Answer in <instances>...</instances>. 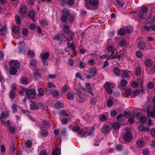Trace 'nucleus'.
Here are the masks:
<instances>
[{"instance_id": "nucleus-53", "label": "nucleus", "mask_w": 155, "mask_h": 155, "mask_svg": "<svg viewBox=\"0 0 155 155\" xmlns=\"http://www.w3.org/2000/svg\"><path fill=\"white\" fill-rule=\"evenodd\" d=\"M131 113L130 111H126L124 112V117L126 118H128L130 116Z\"/></svg>"}, {"instance_id": "nucleus-39", "label": "nucleus", "mask_w": 155, "mask_h": 155, "mask_svg": "<svg viewBox=\"0 0 155 155\" xmlns=\"http://www.w3.org/2000/svg\"><path fill=\"white\" fill-rule=\"evenodd\" d=\"M52 94L54 97H58L60 94V92L59 91L55 90L52 92Z\"/></svg>"}, {"instance_id": "nucleus-54", "label": "nucleus", "mask_w": 155, "mask_h": 155, "mask_svg": "<svg viewBox=\"0 0 155 155\" xmlns=\"http://www.w3.org/2000/svg\"><path fill=\"white\" fill-rule=\"evenodd\" d=\"M28 33V29L26 28H24L22 31V34L25 36H26Z\"/></svg>"}, {"instance_id": "nucleus-32", "label": "nucleus", "mask_w": 155, "mask_h": 155, "mask_svg": "<svg viewBox=\"0 0 155 155\" xmlns=\"http://www.w3.org/2000/svg\"><path fill=\"white\" fill-rule=\"evenodd\" d=\"M45 91L46 94L48 95L51 94V93H52L53 91L52 88L48 87V88L45 89Z\"/></svg>"}, {"instance_id": "nucleus-49", "label": "nucleus", "mask_w": 155, "mask_h": 155, "mask_svg": "<svg viewBox=\"0 0 155 155\" xmlns=\"http://www.w3.org/2000/svg\"><path fill=\"white\" fill-rule=\"evenodd\" d=\"M60 152L58 149H55L52 152V155H60Z\"/></svg>"}, {"instance_id": "nucleus-48", "label": "nucleus", "mask_w": 155, "mask_h": 155, "mask_svg": "<svg viewBox=\"0 0 155 155\" xmlns=\"http://www.w3.org/2000/svg\"><path fill=\"white\" fill-rule=\"evenodd\" d=\"M85 131L86 132L87 135L89 136L92 134V130L91 128H88L85 130Z\"/></svg>"}, {"instance_id": "nucleus-23", "label": "nucleus", "mask_w": 155, "mask_h": 155, "mask_svg": "<svg viewBox=\"0 0 155 155\" xmlns=\"http://www.w3.org/2000/svg\"><path fill=\"white\" fill-rule=\"evenodd\" d=\"M27 7L24 5L21 7L20 8V15L21 14H24L27 12Z\"/></svg>"}, {"instance_id": "nucleus-19", "label": "nucleus", "mask_w": 155, "mask_h": 155, "mask_svg": "<svg viewBox=\"0 0 155 155\" xmlns=\"http://www.w3.org/2000/svg\"><path fill=\"white\" fill-rule=\"evenodd\" d=\"M0 34L2 36L5 35L7 33V29L6 26H3L0 28Z\"/></svg>"}, {"instance_id": "nucleus-58", "label": "nucleus", "mask_w": 155, "mask_h": 155, "mask_svg": "<svg viewBox=\"0 0 155 155\" xmlns=\"http://www.w3.org/2000/svg\"><path fill=\"white\" fill-rule=\"evenodd\" d=\"M111 87V84L108 82H106L105 83L104 86V87L106 89H107V88H110V87Z\"/></svg>"}, {"instance_id": "nucleus-36", "label": "nucleus", "mask_w": 155, "mask_h": 155, "mask_svg": "<svg viewBox=\"0 0 155 155\" xmlns=\"http://www.w3.org/2000/svg\"><path fill=\"white\" fill-rule=\"evenodd\" d=\"M25 143L27 147L29 149L32 147V143L30 140H28L27 141L25 142Z\"/></svg>"}, {"instance_id": "nucleus-12", "label": "nucleus", "mask_w": 155, "mask_h": 155, "mask_svg": "<svg viewBox=\"0 0 155 155\" xmlns=\"http://www.w3.org/2000/svg\"><path fill=\"white\" fill-rule=\"evenodd\" d=\"M122 70H120L118 68L114 67L113 69L114 73L117 76H120V74H121Z\"/></svg>"}, {"instance_id": "nucleus-4", "label": "nucleus", "mask_w": 155, "mask_h": 155, "mask_svg": "<svg viewBox=\"0 0 155 155\" xmlns=\"http://www.w3.org/2000/svg\"><path fill=\"white\" fill-rule=\"evenodd\" d=\"M10 66L16 68L18 69L20 67V63L17 60H12L10 61L9 63Z\"/></svg>"}, {"instance_id": "nucleus-18", "label": "nucleus", "mask_w": 155, "mask_h": 155, "mask_svg": "<svg viewBox=\"0 0 155 155\" xmlns=\"http://www.w3.org/2000/svg\"><path fill=\"white\" fill-rule=\"evenodd\" d=\"M68 35L67 36V40L68 41L70 42L73 40L74 37V33L72 31L70 32L69 33H67Z\"/></svg>"}, {"instance_id": "nucleus-47", "label": "nucleus", "mask_w": 155, "mask_h": 155, "mask_svg": "<svg viewBox=\"0 0 155 155\" xmlns=\"http://www.w3.org/2000/svg\"><path fill=\"white\" fill-rule=\"evenodd\" d=\"M28 80L27 78L26 77H24L22 78L21 80V82L23 84H25L28 83Z\"/></svg>"}, {"instance_id": "nucleus-10", "label": "nucleus", "mask_w": 155, "mask_h": 155, "mask_svg": "<svg viewBox=\"0 0 155 155\" xmlns=\"http://www.w3.org/2000/svg\"><path fill=\"white\" fill-rule=\"evenodd\" d=\"M30 102L31 104L30 105V108L31 110H36L39 109V107L35 102L32 101H31Z\"/></svg>"}, {"instance_id": "nucleus-56", "label": "nucleus", "mask_w": 155, "mask_h": 155, "mask_svg": "<svg viewBox=\"0 0 155 155\" xmlns=\"http://www.w3.org/2000/svg\"><path fill=\"white\" fill-rule=\"evenodd\" d=\"M12 109L14 112H16L17 111V104H13L12 107Z\"/></svg>"}, {"instance_id": "nucleus-34", "label": "nucleus", "mask_w": 155, "mask_h": 155, "mask_svg": "<svg viewBox=\"0 0 155 155\" xmlns=\"http://www.w3.org/2000/svg\"><path fill=\"white\" fill-rule=\"evenodd\" d=\"M15 20L16 23L19 25H20L21 23V20L20 17L18 15H16L15 16Z\"/></svg>"}, {"instance_id": "nucleus-5", "label": "nucleus", "mask_w": 155, "mask_h": 155, "mask_svg": "<svg viewBox=\"0 0 155 155\" xmlns=\"http://www.w3.org/2000/svg\"><path fill=\"white\" fill-rule=\"evenodd\" d=\"M123 136L124 139L127 142L130 141L132 139V135L129 132H125Z\"/></svg>"}, {"instance_id": "nucleus-13", "label": "nucleus", "mask_w": 155, "mask_h": 155, "mask_svg": "<svg viewBox=\"0 0 155 155\" xmlns=\"http://www.w3.org/2000/svg\"><path fill=\"white\" fill-rule=\"evenodd\" d=\"M137 144L139 148H142L144 146V142L142 139H139L137 141Z\"/></svg>"}, {"instance_id": "nucleus-52", "label": "nucleus", "mask_w": 155, "mask_h": 155, "mask_svg": "<svg viewBox=\"0 0 155 155\" xmlns=\"http://www.w3.org/2000/svg\"><path fill=\"white\" fill-rule=\"evenodd\" d=\"M114 48L113 46L112 45H109L107 48V51L109 52H112L113 51Z\"/></svg>"}, {"instance_id": "nucleus-38", "label": "nucleus", "mask_w": 155, "mask_h": 155, "mask_svg": "<svg viewBox=\"0 0 155 155\" xmlns=\"http://www.w3.org/2000/svg\"><path fill=\"white\" fill-rule=\"evenodd\" d=\"M141 68L140 66H137L135 71V74L137 76H139L140 74Z\"/></svg>"}, {"instance_id": "nucleus-22", "label": "nucleus", "mask_w": 155, "mask_h": 155, "mask_svg": "<svg viewBox=\"0 0 155 155\" xmlns=\"http://www.w3.org/2000/svg\"><path fill=\"white\" fill-rule=\"evenodd\" d=\"M78 135L81 137H84L87 135L85 130L81 129L78 133Z\"/></svg>"}, {"instance_id": "nucleus-31", "label": "nucleus", "mask_w": 155, "mask_h": 155, "mask_svg": "<svg viewBox=\"0 0 155 155\" xmlns=\"http://www.w3.org/2000/svg\"><path fill=\"white\" fill-rule=\"evenodd\" d=\"M127 83L128 82L127 80L122 79L120 81V85L122 87H125L127 86Z\"/></svg>"}, {"instance_id": "nucleus-9", "label": "nucleus", "mask_w": 155, "mask_h": 155, "mask_svg": "<svg viewBox=\"0 0 155 155\" xmlns=\"http://www.w3.org/2000/svg\"><path fill=\"white\" fill-rule=\"evenodd\" d=\"M98 72V70L95 68H92L89 69L88 71V73L90 74L92 77H94Z\"/></svg>"}, {"instance_id": "nucleus-35", "label": "nucleus", "mask_w": 155, "mask_h": 155, "mask_svg": "<svg viewBox=\"0 0 155 155\" xmlns=\"http://www.w3.org/2000/svg\"><path fill=\"white\" fill-rule=\"evenodd\" d=\"M28 16L31 18H34L35 17V13L33 11H31L28 13Z\"/></svg>"}, {"instance_id": "nucleus-24", "label": "nucleus", "mask_w": 155, "mask_h": 155, "mask_svg": "<svg viewBox=\"0 0 155 155\" xmlns=\"http://www.w3.org/2000/svg\"><path fill=\"white\" fill-rule=\"evenodd\" d=\"M66 96L68 99L72 100L74 98V94L73 92H68L67 93Z\"/></svg>"}, {"instance_id": "nucleus-55", "label": "nucleus", "mask_w": 155, "mask_h": 155, "mask_svg": "<svg viewBox=\"0 0 155 155\" xmlns=\"http://www.w3.org/2000/svg\"><path fill=\"white\" fill-rule=\"evenodd\" d=\"M138 129L140 131H141L144 130L145 129V128L143 124H141L138 127Z\"/></svg>"}, {"instance_id": "nucleus-29", "label": "nucleus", "mask_w": 155, "mask_h": 155, "mask_svg": "<svg viewBox=\"0 0 155 155\" xmlns=\"http://www.w3.org/2000/svg\"><path fill=\"white\" fill-rule=\"evenodd\" d=\"M41 77V74L38 71H36L34 73V77L35 79L38 80V78Z\"/></svg>"}, {"instance_id": "nucleus-15", "label": "nucleus", "mask_w": 155, "mask_h": 155, "mask_svg": "<svg viewBox=\"0 0 155 155\" xmlns=\"http://www.w3.org/2000/svg\"><path fill=\"white\" fill-rule=\"evenodd\" d=\"M120 55H117L116 54H114V51H113L111 54L110 55H109L107 58V60H110L118 58H119L120 57Z\"/></svg>"}, {"instance_id": "nucleus-14", "label": "nucleus", "mask_w": 155, "mask_h": 155, "mask_svg": "<svg viewBox=\"0 0 155 155\" xmlns=\"http://www.w3.org/2000/svg\"><path fill=\"white\" fill-rule=\"evenodd\" d=\"M50 55V53L48 52L45 53H41L40 54L41 58L42 60H47Z\"/></svg>"}, {"instance_id": "nucleus-26", "label": "nucleus", "mask_w": 155, "mask_h": 155, "mask_svg": "<svg viewBox=\"0 0 155 155\" xmlns=\"http://www.w3.org/2000/svg\"><path fill=\"white\" fill-rule=\"evenodd\" d=\"M62 15L68 17L70 13L69 11L67 9H64L62 11Z\"/></svg>"}, {"instance_id": "nucleus-3", "label": "nucleus", "mask_w": 155, "mask_h": 155, "mask_svg": "<svg viewBox=\"0 0 155 155\" xmlns=\"http://www.w3.org/2000/svg\"><path fill=\"white\" fill-rule=\"evenodd\" d=\"M26 94L29 98L34 99L36 97V91L33 89H31L28 90H25Z\"/></svg>"}, {"instance_id": "nucleus-21", "label": "nucleus", "mask_w": 155, "mask_h": 155, "mask_svg": "<svg viewBox=\"0 0 155 155\" xmlns=\"http://www.w3.org/2000/svg\"><path fill=\"white\" fill-rule=\"evenodd\" d=\"M69 41H68L67 42V45L68 48H70L72 50H74L76 48V45L73 43H71L69 42Z\"/></svg>"}, {"instance_id": "nucleus-46", "label": "nucleus", "mask_w": 155, "mask_h": 155, "mask_svg": "<svg viewBox=\"0 0 155 155\" xmlns=\"http://www.w3.org/2000/svg\"><path fill=\"white\" fill-rule=\"evenodd\" d=\"M28 55L31 57H34L35 56V53L34 51L32 50H29L28 52Z\"/></svg>"}, {"instance_id": "nucleus-57", "label": "nucleus", "mask_w": 155, "mask_h": 155, "mask_svg": "<svg viewBox=\"0 0 155 155\" xmlns=\"http://www.w3.org/2000/svg\"><path fill=\"white\" fill-rule=\"evenodd\" d=\"M12 31L15 34L18 33L19 31V28L17 26H14L12 28Z\"/></svg>"}, {"instance_id": "nucleus-44", "label": "nucleus", "mask_w": 155, "mask_h": 155, "mask_svg": "<svg viewBox=\"0 0 155 155\" xmlns=\"http://www.w3.org/2000/svg\"><path fill=\"white\" fill-rule=\"evenodd\" d=\"M61 122L63 124H68L69 120V119L63 117L61 120Z\"/></svg>"}, {"instance_id": "nucleus-20", "label": "nucleus", "mask_w": 155, "mask_h": 155, "mask_svg": "<svg viewBox=\"0 0 155 155\" xmlns=\"http://www.w3.org/2000/svg\"><path fill=\"white\" fill-rule=\"evenodd\" d=\"M147 23H152L155 22V16L149 17L146 20Z\"/></svg>"}, {"instance_id": "nucleus-63", "label": "nucleus", "mask_w": 155, "mask_h": 155, "mask_svg": "<svg viewBox=\"0 0 155 155\" xmlns=\"http://www.w3.org/2000/svg\"><path fill=\"white\" fill-rule=\"evenodd\" d=\"M150 133L152 136L155 137V128H153L151 129Z\"/></svg>"}, {"instance_id": "nucleus-62", "label": "nucleus", "mask_w": 155, "mask_h": 155, "mask_svg": "<svg viewBox=\"0 0 155 155\" xmlns=\"http://www.w3.org/2000/svg\"><path fill=\"white\" fill-rule=\"evenodd\" d=\"M119 6L120 7H123L124 5V3L122 1H120L119 0H115Z\"/></svg>"}, {"instance_id": "nucleus-28", "label": "nucleus", "mask_w": 155, "mask_h": 155, "mask_svg": "<svg viewBox=\"0 0 155 155\" xmlns=\"http://www.w3.org/2000/svg\"><path fill=\"white\" fill-rule=\"evenodd\" d=\"M64 31L66 34H67L71 32L70 30V27L68 25H64L63 28Z\"/></svg>"}, {"instance_id": "nucleus-41", "label": "nucleus", "mask_w": 155, "mask_h": 155, "mask_svg": "<svg viewBox=\"0 0 155 155\" xmlns=\"http://www.w3.org/2000/svg\"><path fill=\"white\" fill-rule=\"evenodd\" d=\"M119 44L120 46H124L127 44V41L124 39H121L119 41Z\"/></svg>"}, {"instance_id": "nucleus-40", "label": "nucleus", "mask_w": 155, "mask_h": 155, "mask_svg": "<svg viewBox=\"0 0 155 155\" xmlns=\"http://www.w3.org/2000/svg\"><path fill=\"white\" fill-rule=\"evenodd\" d=\"M16 96V94L14 91H11L9 93V96L12 99L14 98Z\"/></svg>"}, {"instance_id": "nucleus-51", "label": "nucleus", "mask_w": 155, "mask_h": 155, "mask_svg": "<svg viewBox=\"0 0 155 155\" xmlns=\"http://www.w3.org/2000/svg\"><path fill=\"white\" fill-rule=\"evenodd\" d=\"M121 126L120 124L119 123H116L113 125V128L115 129H119Z\"/></svg>"}, {"instance_id": "nucleus-11", "label": "nucleus", "mask_w": 155, "mask_h": 155, "mask_svg": "<svg viewBox=\"0 0 155 155\" xmlns=\"http://www.w3.org/2000/svg\"><path fill=\"white\" fill-rule=\"evenodd\" d=\"M65 37V35L64 34H60L59 35H56L55 36L54 38V40H57L59 41H62Z\"/></svg>"}, {"instance_id": "nucleus-6", "label": "nucleus", "mask_w": 155, "mask_h": 155, "mask_svg": "<svg viewBox=\"0 0 155 155\" xmlns=\"http://www.w3.org/2000/svg\"><path fill=\"white\" fill-rule=\"evenodd\" d=\"M121 72H122L121 77L122 78L124 77L126 78H130L132 74V73L129 71L123 70L121 71Z\"/></svg>"}, {"instance_id": "nucleus-8", "label": "nucleus", "mask_w": 155, "mask_h": 155, "mask_svg": "<svg viewBox=\"0 0 155 155\" xmlns=\"http://www.w3.org/2000/svg\"><path fill=\"white\" fill-rule=\"evenodd\" d=\"M25 45L24 41H22L19 42L18 52L19 54H22L25 52V51L24 49Z\"/></svg>"}, {"instance_id": "nucleus-60", "label": "nucleus", "mask_w": 155, "mask_h": 155, "mask_svg": "<svg viewBox=\"0 0 155 155\" xmlns=\"http://www.w3.org/2000/svg\"><path fill=\"white\" fill-rule=\"evenodd\" d=\"M55 107L58 108H61L62 107L63 104L62 103L60 102H58L55 105Z\"/></svg>"}, {"instance_id": "nucleus-61", "label": "nucleus", "mask_w": 155, "mask_h": 155, "mask_svg": "<svg viewBox=\"0 0 155 155\" xmlns=\"http://www.w3.org/2000/svg\"><path fill=\"white\" fill-rule=\"evenodd\" d=\"M113 102L112 99H109L107 101V106L109 107H110L113 106Z\"/></svg>"}, {"instance_id": "nucleus-25", "label": "nucleus", "mask_w": 155, "mask_h": 155, "mask_svg": "<svg viewBox=\"0 0 155 155\" xmlns=\"http://www.w3.org/2000/svg\"><path fill=\"white\" fill-rule=\"evenodd\" d=\"M147 116L148 117H150L153 118H155V112L153 111H150L147 110Z\"/></svg>"}, {"instance_id": "nucleus-64", "label": "nucleus", "mask_w": 155, "mask_h": 155, "mask_svg": "<svg viewBox=\"0 0 155 155\" xmlns=\"http://www.w3.org/2000/svg\"><path fill=\"white\" fill-rule=\"evenodd\" d=\"M132 93V90L130 89H128L125 91V94L127 96H129Z\"/></svg>"}, {"instance_id": "nucleus-37", "label": "nucleus", "mask_w": 155, "mask_h": 155, "mask_svg": "<svg viewBox=\"0 0 155 155\" xmlns=\"http://www.w3.org/2000/svg\"><path fill=\"white\" fill-rule=\"evenodd\" d=\"M46 19H44L40 21L41 25L43 26H47L48 25V23Z\"/></svg>"}, {"instance_id": "nucleus-7", "label": "nucleus", "mask_w": 155, "mask_h": 155, "mask_svg": "<svg viewBox=\"0 0 155 155\" xmlns=\"http://www.w3.org/2000/svg\"><path fill=\"white\" fill-rule=\"evenodd\" d=\"M9 116V114L8 112L3 111L2 112L0 117V120L2 123H5L4 120L8 117Z\"/></svg>"}, {"instance_id": "nucleus-45", "label": "nucleus", "mask_w": 155, "mask_h": 155, "mask_svg": "<svg viewBox=\"0 0 155 155\" xmlns=\"http://www.w3.org/2000/svg\"><path fill=\"white\" fill-rule=\"evenodd\" d=\"M153 64L152 61L150 59H148L146 60V66L147 67H150Z\"/></svg>"}, {"instance_id": "nucleus-30", "label": "nucleus", "mask_w": 155, "mask_h": 155, "mask_svg": "<svg viewBox=\"0 0 155 155\" xmlns=\"http://www.w3.org/2000/svg\"><path fill=\"white\" fill-rule=\"evenodd\" d=\"M138 47L140 49H144L145 47L144 42L142 41L139 42L138 44Z\"/></svg>"}, {"instance_id": "nucleus-1", "label": "nucleus", "mask_w": 155, "mask_h": 155, "mask_svg": "<svg viewBox=\"0 0 155 155\" xmlns=\"http://www.w3.org/2000/svg\"><path fill=\"white\" fill-rule=\"evenodd\" d=\"M131 13L135 14L139 20H142L144 19V14L145 13V6H142L140 7L136 12L133 11Z\"/></svg>"}, {"instance_id": "nucleus-16", "label": "nucleus", "mask_w": 155, "mask_h": 155, "mask_svg": "<svg viewBox=\"0 0 155 155\" xmlns=\"http://www.w3.org/2000/svg\"><path fill=\"white\" fill-rule=\"evenodd\" d=\"M111 128L110 127L104 125L102 128V131L103 133L105 134L108 133L111 130Z\"/></svg>"}, {"instance_id": "nucleus-42", "label": "nucleus", "mask_w": 155, "mask_h": 155, "mask_svg": "<svg viewBox=\"0 0 155 155\" xmlns=\"http://www.w3.org/2000/svg\"><path fill=\"white\" fill-rule=\"evenodd\" d=\"M48 132L47 130H43L41 132V134L44 137H46L48 136Z\"/></svg>"}, {"instance_id": "nucleus-50", "label": "nucleus", "mask_w": 155, "mask_h": 155, "mask_svg": "<svg viewBox=\"0 0 155 155\" xmlns=\"http://www.w3.org/2000/svg\"><path fill=\"white\" fill-rule=\"evenodd\" d=\"M126 33L125 31L123 29H120L118 30V34L119 35H123Z\"/></svg>"}, {"instance_id": "nucleus-17", "label": "nucleus", "mask_w": 155, "mask_h": 155, "mask_svg": "<svg viewBox=\"0 0 155 155\" xmlns=\"http://www.w3.org/2000/svg\"><path fill=\"white\" fill-rule=\"evenodd\" d=\"M17 69L11 66L9 69V74L12 75H15L17 73Z\"/></svg>"}, {"instance_id": "nucleus-59", "label": "nucleus", "mask_w": 155, "mask_h": 155, "mask_svg": "<svg viewBox=\"0 0 155 155\" xmlns=\"http://www.w3.org/2000/svg\"><path fill=\"white\" fill-rule=\"evenodd\" d=\"M97 102V100L96 98L93 97L90 101V104L92 105H95Z\"/></svg>"}, {"instance_id": "nucleus-27", "label": "nucleus", "mask_w": 155, "mask_h": 155, "mask_svg": "<svg viewBox=\"0 0 155 155\" xmlns=\"http://www.w3.org/2000/svg\"><path fill=\"white\" fill-rule=\"evenodd\" d=\"M152 30L155 31V26L154 25H151L150 26H146V31Z\"/></svg>"}, {"instance_id": "nucleus-33", "label": "nucleus", "mask_w": 155, "mask_h": 155, "mask_svg": "<svg viewBox=\"0 0 155 155\" xmlns=\"http://www.w3.org/2000/svg\"><path fill=\"white\" fill-rule=\"evenodd\" d=\"M69 86L68 85H65L62 87L61 92L63 93H65L69 90Z\"/></svg>"}, {"instance_id": "nucleus-43", "label": "nucleus", "mask_w": 155, "mask_h": 155, "mask_svg": "<svg viewBox=\"0 0 155 155\" xmlns=\"http://www.w3.org/2000/svg\"><path fill=\"white\" fill-rule=\"evenodd\" d=\"M38 95L42 97L44 95V91L43 88H40L38 89Z\"/></svg>"}, {"instance_id": "nucleus-2", "label": "nucleus", "mask_w": 155, "mask_h": 155, "mask_svg": "<svg viewBox=\"0 0 155 155\" xmlns=\"http://www.w3.org/2000/svg\"><path fill=\"white\" fill-rule=\"evenodd\" d=\"M84 7L88 9H91V6H96L99 4L98 0H84Z\"/></svg>"}]
</instances>
